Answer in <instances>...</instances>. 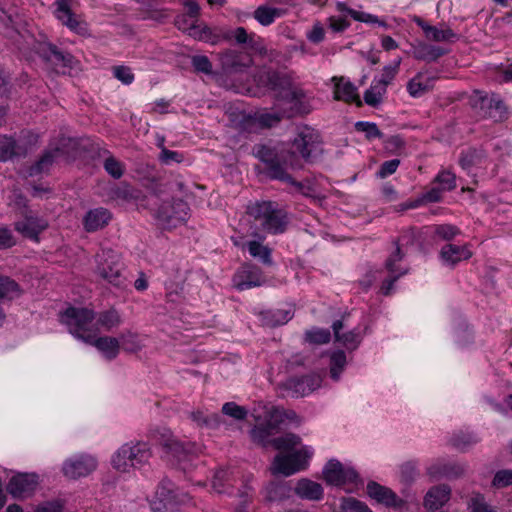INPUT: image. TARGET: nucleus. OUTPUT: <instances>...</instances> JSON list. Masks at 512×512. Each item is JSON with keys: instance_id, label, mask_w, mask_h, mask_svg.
Returning a JSON list of instances; mask_svg holds the SVG:
<instances>
[{"instance_id": "9b49d317", "label": "nucleus", "mask_w": 512, "mask_h": 512, "mask_svg": "<svg viewBox=\"0 0 512 512\" xmlns=\"http://www.w3.org/2000/svg\"><path fill=\"white\" fill-rule=\"evenodd\" d=\"M40 484L36 472H14L5 485V490L13 499L23 500L32 497Z\"/></svg>"}, {"instance_id": "4be33fe9", "label": "nucleus", "mask_w": 512, "mask_h": 512, "mask_svg": "<svg viewBox=\"0 0 512 512\" xmlns=\"http://www.w3.org/2000/svg\"><path fill=\"white\" fill-rule=\"evenodd\" d=\"M334 82V99L345 103H355L357 107H362L363 102L357 93V87L349 80H345L343 76L332 78Z\"/></svg>"}, {"instance_id": "ddd939ff", "label": "nucleus", "mask_w": 512, "mask_h": 512, "mask_svg": "<svg viewBox=\"0 0 512 512\" xmlns=\"http://www.w3.org/2000/svg\"><path fill=\"white\" fill-rule=\"evenodd\" d=\"M322 384V377L312 372L302 376L288 378L280 387L288 391L292 397H304L318 389Z\"/></svg>"}, {"instance_id": "de8ad7c7", "label": "nucleus", "mask_w": 512, "mask_h": 512, "mask_svg": "<svg viewBox=\"0 0 512 512\" xmlns=\"http://www.w3.org/2000/svg\"><path fill=\"white\" fill-rule=\"evenodd\" d=\"M231 121L234 123L235 128L243 132H251L254 130L258 118L245 112L233 113Z\"/></svg>"}, {"instance_id": "c756f323", "label": "nucleus", "mask_w": 512, "mask_h": 512, "mask_svg": "<svg viewBox=\"0 0 512 512\" xmlns=\"http://www.w3.org/2000/svg\"><path fill=\"white\" fill-rule=\"evenodd\" d=\"M427 474L435 479H457L464 474V468L457 463L436 462L427 468Z\"/></svg>"}, {"instance_id": "6e6d98bb", "label": "nucleus", "mask_w": 512, "mask_h": 512, "mask_svg": "<svg viewBox=\"0 0 512 512\" xmlns=\"http://www.w3.org/2000/svg\"><path fill=\"white\" fill-rule=\"evenodd\" d=\"M357 132L365 133V138L368 141L373 139H382L384 137L383 132L378 128L377 124L369 121H358L354 125Z\"/></svg>"}, {"instance_id": "69168bd1", "label": "nucleus", "mask_w": 512, "mask_h": 512, "mask_svg": "<svg viewBox=\"0 0 512 512\" xmlns=\"http://www.w3.org/2000/svg\"><path fill=\"white\" fill-rule=\"evenodd\" d=\"M470 512H497L491 505L485 501L484 495L478 493L468 502Z\"/></svg>"}, {"instance_id": "1a4fd4ad", "label": "nucleus", "mask_w": 512, "mask_h": 512, "mask_svg": "<svg viewBox=\"0 0 512 512\" xmlns=\"http://www.w3.org/2000/svg\"><path fill=\"white\" fill-rule=\"evenodd\" d=\"M312 453L306 448L293 450L287 454H277L271 465L272 475L291 476L305 470Z\"/></svg>"}, {"instance_id": "b1692460", "label": "nucleus", "mask_w": 512, "mask_h": 512, "mask_svg": "<svg viewBox=\"0 0 512 512\" xmlns=\"http://www.w3.org/2000/svg\"><path fill=\"white\" fill-rule=\"evenodd\" d=\"M107 196L118 203H130L140 200L142 191L127 182H120L108 189Z\"/></svg>"}, {"instance_id": "aec40b11", "label": "nucleus", "mask_w": 512, "mask_h": 512, "mask_svg": "<svg viewBox=\"0 0 512 512\" xmlns=\"http://www.w3.org/2000/svg\"><path fill=\"white\" fill-rule=\"evenodd\" d=\"M473 106L482 111L483 117L493 119L495 122H501L507 118V107L497 95L480 96Z\"/></svg>"}, {"instance_id": "f257e3e1", "label": "nucleus", "mask_w": 512, "mask_h": 512, "mask_svg": "<svg viewBox=\"0 0 512 512\" xmlns=\"http://www.w3.org/2000/svg\"><path fill=\"white\" fill-rule=\"evenodd\" d=\"M253 155L264 165L263 173L270 180H278L294 186L300 194L311 197L314 188L310 184L295 180L288 169H300L302 163L295 152L285 144L259 143L253 146Z\"/></svg>"}, {"instance_id": "dca6fc26", "label": "nucleus", "mask_w": 512, "mask_h": 512, "mask_svg": "<svg viewBox=\"0 0 512 512\" xmlns=\"http://www.w3.org/2000/svg\"><path fill=\"white\" fill-rule=\"evenodd\" d=\"M234 286L239 291L260 287L266 279L260 267L252 263H245L233 277Z\"/></svg>"}, {"instance_id": "cd10ccee", "label": "nucleus", "mask_w": 512, "mask_h": 512, "mask_svg": "<svg viewBox=\"0 0 512 512\" xmlns=\"http://www.w3.org/2000/svg\"><path fill=\"white\" fill-rule=\"evenodd\" d=\"M440 257L446 265L455 267L459 262L470 259L472 252L467 244L456 245L449 243L441 248Z\"/></svg>"}, {"instance_id": "bb28decb", "label": "nucleus", "mask_w": 512, "mask_h": 512, "mask_svg": "<svg viewBox=\"0 0 512 512\" xmlns=\"http://www.w3.org/2000/svg\"><path fill=\"white\" fill-rule=\"evenodd\" d=\"M266 86L270 90L277 92L283 99V96L293 90V78L289 73L269 70L266 73Z\"/></svg>"}, {"instance_id": "a18cd8bd", "label": "nucleus", "mask_w": 512, "mask_h": 512, "mask_svg": "<svg viewBox=\"0 0 512 512\" xmlns=\"http://www.w3.org/2000/svg\"><path fill=\"white\" fill-rule=\"evenodd\" d=\"M347 364L346 354L343 350H335L330 354L329 357V369H330V377L334 381H338L340 379V375L343 372L345 366Z\"/></svg>"}, {"instance_id": "423d86ee", "label": "nucleus", "mask_w": 512, "mask_h": 512, "mask_svg": "<svg viewBox=\"0 0 512 512\" xmlns=\"http://www.w3.org/2000/svg\"><path fill=\"white\" fill-rule=\"evenodd\" d=\"M152 457L151 447L147 442L137 441L123 444L113 455L112 466L120 472L131 468H141Z\"/></svg>"}, {"instance_id": "c9c22d12", "label": "nucleus", "mask_w": 512, "mask_h": 512, "mask_svg": "<svg viewBox=\"0 0 512 512\" xmlns=\"http://www.w3.org/2000/svg\"><path fill=\"white\" fill-rule=\"evenodd\" d=\"M293 315L290 309H270L260 313V320L264 326L274 328L288 323Z\"/></svg>"}, {"instance_id": "0eeeda50", "label": "nucleus", "mask_w": 512, "mask_h": 512, "mask_svg": "<svg viewBox=\"0 0 512 512\" xmlns=\"http://www.w3.org/2000/svg\"><path fill=\"white\" fill-rule=\"evenodd\" d=\"M160 445L167 461L186 471L190 463L201 453V446L191 441H180L163 435Z\"/></svg>"}, {"instance_id": "2eb2a0df", "label": "nucleus", "mask_w": 512, "mask_h": 512, "mask_svg": "<svg viewBox=\"0 0 512 512\" xmlns=\"http://www.w3.org/2000/svg\"><path fill=\"white\" fill-rule=\"evenodd\" d=\"M55 5V16L63 25L80 36L90 35L88 23L79 19L72 11L70 0H56Z\"/></svg>"}, {"instance_id": "58836bf2", "label": "nucleus", "mask_w": 512, "mask_h": 512, "mask_svg": "<svg viewBox=\"0 0 512 512\" xmlns=\"http://www.w3.org/2000/svg\"><path fill=\"white\" fill-rule=\"evenodd\" d=\"M247 250L249 254L257 259L264 266L272 267L274 266V261L272 257V249L267 245H263L261 242L252 240L246 243Z\"/></svg>"}, {"instance_id": "473e14b6", "label": "nucleus", "mask_w": 512, "mask_h": 512, "mask_svg": "<svg viewBox=\"0 0 512 512\" xmlns=\"http://www.w3.org/2000/svg\"><path fill=\"white\" fill-rule=\"evenodd\" d=\"M442 194L443 191L439 187L434 186L427 192L422 193L420 196L416 197L415 199H410L404 203L399 204L398 207L400 211H406L409 209L418 208L429 203H438L441 202L443 199Z\"/></svg>"}, {"instance_id": "13d9d810", "label": "nucleus", "mask_w": 512, "mask_h": 512, "mask_svg": "<svg viewBox=\"0 0 512 512\" xmlns=\"http://www.w3.org/2000/svg\"><path fill=\"white\" fill-rule=\"evenodd\" d=\"M393 244L395 245V250L385 261V268L390 274L401 272L396 266V263L402 261L405 257L404 252L401 250V243L395 239L393 240Z\"/></svg>"}, {"instance_id": "72a5a7b5", "label": "nucleus", "mask_w": 512, "mask_h": 512, "mask_svg": "<svg viewBox=\"0 0 512 512\" xmlns=\"http://www.w3.org/2000/svg\"><path fill=\"white\" fill-rule=\"evenodd\" d=\"M292 490L290 481H271L265 488V499L269 502H281L291 497Z\"/></svg>"}, {"instance_id": "338daca9", "label": "nucleus", "mask_w": 512, "mask_h": 512, "mask_svg": "<svg viewBox=\"0 0 512 512\" xmlns=\"http://www.w3.org/2000/svg\"><path fill=\"white\" fill-rule=\"evenodd\" d=\"M191 64L194 71L206 75L212 74V63L205 55H194L191 57Z\"/></svg>"}, {"instance_id": "0e129e2a", "label": "nucleus", "mask_w": 512, "mask_h": 512, "mask_svg": "<svg viewBox=\"0 0 512 512\" xmlns=\"http://www.w3.org/2000/svg\"><path fill=\"white\" fill-rule=\"evenodd\" d=\"M492 487L496 489L506 488L512 485V469L498 470L492 479Z\"/></svg>"}, {"instance_id": "3c124183", "label": "nucleus", "mask_w": 512, "mask_h": 512, "mask_svg": "<svg viewBox=\"0 0 512 512\" xmlns=\"http://www.w3.org/2000/svg\"><path fill=\"white\" fill-rule=\"evenodd\" d=\"M432 183L436 184L443 192L452 191L457 187L456 175L446 169L439 171Z\"/></svg>"}, {"instance_id": "f03ea898", "label": "nucleus", "mask_w": 512, "mask_h": 512, "mask_svg": "<svg viewBox=\"0 0 512 512\" xmlns=\"http://www.w3.org/2000/svg\"><path fill=\"white\" fill-rule=\"evenodd\" d=\"M246 214L260 223V229L271 235L283 234L288 227L289 217L285 209L269 200L251 202L246 207Z\"/></svg>"}, {"instance_id": "8fccbe9b", "label": "nucleus", "mask_w": 512, "mask_h": 512, "mask_svg": "<svg viewBox=\"0 0 512 512\" xmlns=\"http://www.w3.org/2000/svg\"><path fill=\"white\" fill-rule=\"evenodd\" d=\"M97 323L107 331H110L114 327L120 325L121 316L114 307H111L110 309L98 314Z\"/></svg>"}, {"instance_id": "412c9836", "label": "nucleus", "mask_w": 512, "mask_h": 512, "mask_svg": "<svg viewBox=\"0 0 512 512\" xmlns=\"http://www.w3.org/2000/svg\"><path fill=\"white\" fill-rule=\"evenodd\" d=\"M218 59L224 74L242 72L252 62L249 55L234 49H226L219 52Z\"/></svg>"}, {"instance_id": "37998d69", "label": "nucleus", "mask_w": 512, "mask_h": 512, "mask_svg": "<svg viewBox=\"0 0 512 512\" xmlns=\"http://www.w3.org/2000/svg\"><path fill=\"white\" fill-rule=\"evenodd\" d=\"M271 446L278 451L291 452L294 448L301 444V437L295 433L288 432L282 436L272 438Z\"/></svg>"}, {"instance_id": "f704fd0d", "label": "nucleus", "mask_w": 512, "mask_h": 512, "mask_svg": "<svg viewBox=\"0 0 512 512\" xmlns=\"http://www.w3.org/2000/svg\"><path fill=\"white\" fill-rule=\"evenodd\" d=\"M87 344L95 346L107 360L115 359L120 352L119 340L111 336H101L96 338L93 335V340Z\"/></svg>"}, {"instance_id": "4468645a", "label": "nucleus", "mask_w": 512, "mask_h": 512, "mask_svg": "<svg viewBox=\"0 0 512 512\" xmlns=\"http://www.w3.org/2000/svg\"><path fill=\"white\" fill-rule=\"evenodd\" d=\"M366 491L371 499L386 508L402 510L407 505V501L399 497L391 488L381 485L376 481H369L366 486Z\"/></svg>"}, {"instance_id": "a19ab883", "label": "nucleus", "mask_w": 512, "mask_h": 512, "mask_svg": "<svg viewBox=\"0 0 512 512\" xmlns=\"http://www.w3.org/2000/svg\"><path fill=\"white\" fill-rule=\"evenodd\" d=\"M480 442V438L474 432L458 431L454 433L450 439L449 444L455 449L465 452L470 447Z\"/></svg>"}, {"instance_id": "c03bdc74", "label": "nucleus", "mask_w": 512, "mask_h": 512, "mask_svg": "<svg viewBox=\"0 0 512 512\" xmlns=\"http://www.w3.org/2000/svg\"><path fill=\"white\" fill-rule=\"evenodd\" d=\"M274 433L275 431L268 427L265 422L259 425H255L249 432L252 442L263 448L271 446L270 437Z\"/></svg>"}, {"instance_id": "6ab92c4d", "label": "nucleus", "mask_w": 512, "mask_h": 512, "mask_svg": "<svg viewBox=\"0 0 512 512\" xmlns=\"http://www.w3.org/2000/svg\"><path fill=\"white\" fill-rule=\"evenodd\" d=\"M78 145L79 144L76 140L67 138L63 139L62 143L56 146L54 149L45 150L40 158L30 166L29 175L35 176L48 171L53 165L55 158L66 153V147L71 146L72 148H76Z\"/></svg>"}, {"instance_id": "4d7b16f0", "label": "nucleus", "mask_w": 512, "mask_h": 512, "mask_svg": "<svg viewBox=\"0 0 512 512\" xmlns=\"http://www.w3.org/2000/svg\"><path fill=\"white\" fill-rule=\"evenodd\" d=\"M429 227L432 229V236L435 235L445 241H450L461 233L460 229L452 224H440Z\"/></svg>"}, {"instance_id": "79ce46f5", "label": "nucleus", "mask_w": 512, "mask_h": 512, "mask_svg": "<svg viewBox=\"0 0 512 512\" xmlns=\"http://www.w3.org/2000/svg\"><path fill=\"white\" fill-rule=\"evenodd\" d=\"M305 98L306 93L303 89H294L283 96L286 102L293 104V109L299 115H307L311 112L310 104L304 100Z\"/></svg>"}, {"instance_id": "680f3d73", "label": "nucleus", "mask_w": 512, "mask_h": 512, "mask_svg": "<svg viewBox=\"0 0 512 512\" xmlns=\"http://www.w3.org/2000/svg\"><path fill=\"white\" fill-rule=\"evenodd\" d=\"M342 512H372L368 505L356 498H343L341 502Z\"/></svg>"}, {"instance_id": "c85d7f7f", "label": "nucleus", "mask_w": 512, "mask_h": 512, "mask_svg": "<svg viewBox=\"0 0 512 512\" xmlns=\"http://www.w3.org/2000/svg\"><path fill=\"white\" fill-rule=\"evenodd\" d=\"M294 492L299 498L310 501H320L324 497L322 485L308 478L299 479Z\"/></svg>"}, {"instance_id": "ea45409f", "label": "nucleus", "mask_w": 512, "mask_h": 512, "mask_svg": "<svg viewBox=\"0 0 512 512\" xmlns=\"http://www.w3.org/2000/svg\"><path fill=\"white\" fill-rule=\"evenodd\" d=\"M24 155L13 136L0 134V162H7Z\"/></svg>"}, {"instance_id": "e2e57ef3", "label": "nucleus", "mask_w": 512, "mask_h": 512, "mask_svg": "<svg viewBox=\"0 0 512 512\" xmlns=\"http://www.w3.org/2000/svg\"><path fill=\"white\" fill-rule=\"evenodd\" d=\"M284 422L283 408L274 406L268 411L265 423L275 432L280 429L281 424Z\"/></svg>"}, {"instance_id": "49530a36", "label": "nucleus", "mask_w": 512, "mask_h": 512, "mask_svg": "<svg viewBox=\"0 0 512 512\" xmlns=\"http://www.w3.org/2000/svg\"><path fill=\"white\" fill-rule=\"evenodd\" d=\"M117 339L119 340L120 349L122 348L128 353H136L143 347L139 335L130 330L123 331Z\"/></svg>"}, {"instance_id": "5fc2aeb1", "label": "nucleus", "mask_w": 512, "mask_h": 512, "mask_svg": "<svg viewBox=\"0 0 512 512\" xmlns=\"http://www.w3.org/2000/svg\"><path fill=\"white\" fill-rule=\"evenodd\" d=\"M104 170L114 179H120L125 171L124 164L116 159L111 152L103 161Z\"/></svg>"}, {"instance_id": "7ed1b4c3", "label": "nucleus", "mask_w": 512, "mask_h": 512, "mask_svg": "<svg viewBox=\"0 0 512 512\" xmlns=\"http://www.w3.org/2000/svg\"><path fill=\"white\" fill-rule=\"evenodd\" d=\"M278 144H285L288 149L295 152L300 161L302 159L306 163L316 162L324 152L321 133L309 125L297 128L291 147L288 143L279 142Z\"/></svg>"}, {"instance_id": "9d476101", "label": "nucleus", "mask_w": 512, "mask_h": 512, "mask_svg": "<svg viewBox=\"0 0 512 512\" xmlns=\"http://www.w3.org/2000/svg\"><path fill=\"white\" fill-rule=\"evenodd\" d=\"M323 479L327 485L335 487H344L353 485L358 487L363 484L359 473L350 466H344L337 459H330L322 470Z\"/></svg>"}, {"instance_id": "f3484780", "label": "nucleus", "mask_w": 512, "mask_h": 512, "mask_svg": "<svg viewBox=\"0 0 512 512\" xmlns=\"http://www.w3.org/2000/svg\"><path fill=\"white\" fill-rule=\"evenodd\" d=\"M97 468V461L89 455H78L64 461L62 472L69 479H79L91 474Z\"/></svg>"}, {"instance_id": "a211bd4d", "label": "nucleus", "mask_w": 512, "mask_h": 512, "mask_svg": "<svg viewBox=\"0 0 512 512\" xmlns=\"http://www.w3.org/2000/svg\"><path fill=\"white\" fill-rule=\"evenodd\" d=\"M432 237V229L429 226H410L401 231L398 240L404 247H415L419 252L425 253L429 239Z\"/></svg>"}, {"instance_id": "4c0bfd02", "label": "nucleus", "mask_w": 512, "mask_h": 512, "mask_svg": "<svg viewBox=\"0 0 512 512\" xmlns=\"http://www.w3.org/2000/svg\"><path fill=\"white\" fill-rule=\"evenodd\" d=\"M286 12L287 10L283 8L260 5L254 10L253 17L262 26H269L274 23L277 18L283 17Z\"/></svg>"}, {"instance_id": "052dcab7", "label": "nucleus", "mask_w": 512, "mask_h": 512, "mask_svg": "<svg viewBox=\"0 0 512 512\" xmlns=\"http://www.w3.org/2000/svg\"><path fill=\"white\" fill-rule=\"evenodd\" d=\"M224 415H227L235 420H245L248 415V410L244 406H240L235 402H226L221 409Z\"/></svg>"}, {"instance_id": "603ef678", "label": "nucleus", "mask_w": 512, "mask_h": 512, "mask_svg": "<svg viewBox=\"0 0 512 512\" xmlns=\"http://www.w3.org/2000/svg\"><path fill=\"white\" fill-rule=\"evenodd\" d=\"M419 476L418 462L410 460L400 466V481L405 485H411Z\"/></svg>"}, {"instance_id": "5701e85b", "label": "nucleus", "mask_w": 512, "mask_h": 512, "mask_svg": "<svg viewBox=\"0 0 512 512\" xmlns=\"http://www.w3.org/2000/svg\"><path fill=\"white\" fill-rule=\"evenodd\" d=\"M413 21L423 30L426 38L429 40L435 42H454L459 39L458 34L451 28L438 29L436 26L428 24L419 16H414Z\"/></svg>"}, {"instance_id": "6e6552de", "label": "nucleus", "mask_w": 512, "mask_h": 512, "mask_svg": "<svg viewBox=\"0 0 512 512\" xmlns=\"http://www.w3.org/2000/svg\"><path fill=\"white\" fill-rule=\"evenodd\" d=\"M185 501L186 494L181 493L171 480L163 478L150 507L152 512H177Z\"/></svg>"}, {"instance_id": "39448f33", "label": "nucleus", "mask_w": 512, "mask_h": 512, "mask_svg": "<svg viewBox=\"0 0 512 512\" xmlns=\"http://www.w3.org/2000/svg\"><path fill=\"white\" fill-rule=\"evenodd\" d=\"M96 273L117 289L127 287L126 277L123 275L124 264L120 254L111 248H102L95 256Z\"/></svg>"}, {"instance_id": "864d4df0", "label": "nucleus", "mask_w": 512, "mask_h": 512, "mask_svg": "<svg viewBox=\"0 0 512 512\" xmlns=\"http://www.w3.org/2000/svg\"><path fill=\"white\" fill-rule=\"evenodd\" d=\"M188 35L196 40L210 42L211 44H217V40H214V30L207 25H197L196 23L188 30Z\"/></svg>"}, {"instance_id": "e433bc0d", "label": "nucleus", "mask_w": 512, "mask_h": 512, "mask_svg": "<svg viewBox=\"0 0 512 512\" xmlns=\"http://www.w3.org/2000/svg\"><path fill=\"white\" fill-rule=\"evenodd\" d=\"M48 224L44 220L38 218H26L23 222H18L15 229L20 232L24 237L39 241V234L47 228Z\"/></svg>"}, {"instance_id": "bf43d9fd", "label": "nucleus", "mask_w": 512, "mask_h": 512, "mask_svg": "<svg viewBox=\"0 0 512 512\" xmlns=\"http://www.w3.org/2000/svg\"><path fill=\"white\" fill-rule=\"evenodd\" d=\"M335 340L340 342L346 349L353 351L356 350L360 345L362 337L356 329H353L346 333H342L339 336V339Z\"/></svg>"}, {"instance_id": "09e8293b", "label": "nucleus", "mask_w": 512, "mask_h": 512, "mask_svg": "<svg viewBox=\"0 0 512 512\" xmlns=\"http://www.w3.org/2000/svg\"><path fill=\"white\" fill-rule=\"evenodd\" d=\"M304 340L313 345L327 344L331 340V332L326 328L313 327L305 332Z\"/></svg>"}, {"instance_id": "20e7f679", "label": "nucleus", "mask_w": 512, "mask_h": 512, "mask_svg": "<svg viewBox=\"0 0 512 512\" xmlns=\"http://www.w3.org/2000/svg\"><path fill=\"white\" fill-rule=\"evenodd\" d=\"M59 320L67 326L70 334L84 343L93 340L91 325L96 318V312L86 307L69 306L59 314Z\"/></svg>"}, {"instance_id": "774afa93", "label": "nucleus", "mask_w": 512, "mask_h": 512, "mask_svg": "<svg viewBox=\"0 0 512 512\" xmlns=\"http://www.w3.org/2000/svg\"><path fill=\"white\" fill-rule=\"evenodd\" d=\"M383 144H384V149L389 154H393V155L399 154V152L401 150H403L406 146V142L401 135H392V136L386 138L384 140Z\"/></svg>"}, {"instance_id": "a878e982", "label": "nucleus", "mask_w": 512, "mask_h": 512, "mask_svg": "<svg viewBox=\"0 0 512 512\" xmlns=\"http://www.w3.org/2000/svg\"><path fill=\"white\" fill-rule=\"evenodd\" d=\"M451 497V487L447 484H439L431 487L424 497V507L428 510H439Z\"/></svg>"}, {"instance_id": "393cba45", "label": "nucleus", "mask_w": 512, "mask_h": 512, "mask_svg": "<svg viewBox=\"0 0 512 512\" xmlns=\"http://www.w3.org/2000/svg\"><path fill=\"white\" fill-rule=\"evenodd\" d=\"M112 219V213L103 207L90 209L83 218V226L86 232H96L105 228Z\"/></svg>"}, {"instance_id": "2f4dec72", "label": "nucleus", "mask_w": 512, "mask_h": 512, "mask_svg": "<svg viewBox=\"0 0 512 512\" xmlns=\"http://www.w3.org/2000/svg\"><path fill=\"white\" fill-rule=\"evenodd\" d=\"M141 18L143 20H154L158 23H164L168 15L166 9L161 7V0H139Z\"/></svg>"}, {"instance_id": "f8f14e48", "label": "nucleus", "mask_w": 512, "mask_h": 512, "mask_svg": "<svg viewBox=\"0 0 512 512\" xmlns=\"http://www.w3.org/2000/svg\"><path fill=\"white\" fill-rule=\"evenodd\" d=\"M189 205L186 201L179 198H173L170 201H164L156 212L157 220L168 229L175 228L185 223L189 217Z\"/></svg>"}, {"instance_id": "7c9ffc66", "label": "nucleus", "mask_w": 512, "mask_h": 512, "mask_svg": "<svg viewBox=\"0 0 512 512\" xmlns=\"http://www.w3.org/2000/svg\"><path fill=\"white\" fill-rule=\"evenodd\" d=\"M449 53L448 49L440 46L430 45L424 42H420L412 47V56L416 60L425 62H435L440 57Z\"/></svg>"}]
</instances>
